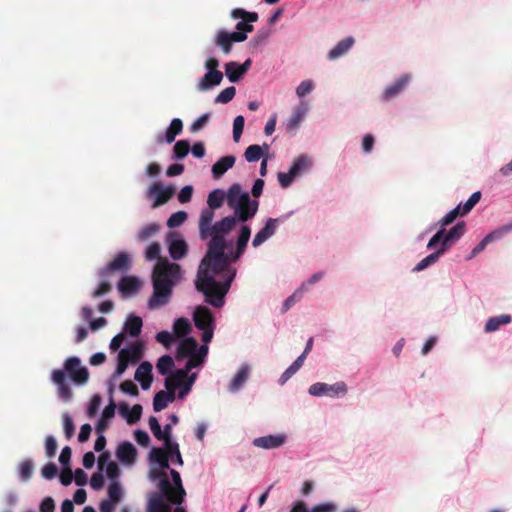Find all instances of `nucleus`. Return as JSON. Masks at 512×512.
Segmentation results:
<instances>
[{"instance_id":"f257e3e1","label":"nucleus","mask_w":512,"mask_h":512,"mask_svg":"<svg viewBox=\"0 0 512 512\" xmlns=\"http://www.w3.org/2000/svg\"><path fill=\"white\" fill-rule=\"evenodd\" d=\"M235 274V270H229L228 255L210 258L209 263H200L195 287L203 293L208 304L220 308L224 305L225 295L230 289Z\"/></svg>"},{"instance_id":"f03ea898","label":"nucleus","mask_w":512,"mask_h":512,"mask_svg":"<svg viewBox=\"0 0 512 512\" xmlns=\"http://www.w3.org/2000/svg\"><path fill=\"white\" fill-rule=\"evenodd\" d=\"M183 272L179 264L167 258H159L152 271L153 294L149 298L148 307L159 309L170 302L173 288L182 279Z\"/></svg>"},{"instance_id":"7ed1b4c3","label":"nucleus","mask_w":512,"mask_h":512,"mask_svg":"<svg viewBox=\"0 0 512 512\" xmlns=\"http://www.w3.org/2000/svg\"><path fill=\"white\" fill-rule=\"evenodd\" d=\"M67 374H69L71 380L78 385L85 384L89 378L88 369L81 366V361L76 356L67 358L64 362L63 369L53 370L51 380L58 388L59 397L66 402L70 401L73 395L67 383Z\"/></svg>"},{"instance_id":"20e7f679","label":"nucleus","mask_w":512,"mask_h":512,"mask_svg":"<svg viewBox=\"0 0 512 512\" xmlns=\"http://www.w3.org/2000/svg\"><path fill=\"white\" fill-rule=\"evenodd\" d=\"M227 204L234 210L237 221L246 222L257 213L259 202L251 200L248 192H242L241 185L232 184L227 191Z\"/></svg>"},{"instance_id":"39448f33","label":"nucleus","mask_w":512,"mask_h":512,"mask_svg":"<svg viewBox=\"0 0 512 512\" xmlns=\"http://www.w3.org/2000/svg\"><path fill=\"white\" fill-rule=\"evenodd\" d=\"M212 221L210 220L208 224L202 226V218H199L198 230L202 240L209 237L225 238V235L229 234L237 224L236 216H226L214 224H212Z\"/></svg>"},{"instance_id":"423d86ee","label":"nucleus","mask_w":512,"mask_h":512,"mask_svg":"<svg viewBox=\"0 0 512 512\" xmlns=\"http://www.w3.org/2000/svg\"><path fill=\"white\" fill-rule=\"evenodd\" d=\"M225 198L227 199V193L222 189H215L209 193L207 198L208 207L201 211L199 217L202 218V226L208 224L210 220L214 219V211L222 207Z\"/></svg>"},{"instance_id":"0eeeda50","label":"nucleus","mask_w":512,"mask_h":512,"mask_svg":"<svg viewBox=\"0 0 512 512\" xmlns=\"http://www.w3.org/2000/svg\"><path fill=\"white\" fill-rule=\"evenodd\" d=\"M348 389L343 381L336 382L335 384H327L317 382L309 387V394L312 396H329L331 398L346 395Z\"/></svg>"},{"instance_id":"6e6552de","label":"nucleus","mask_w":512,"mask_h":512,"mask_svg":"<svg viewBox=\"0 0 512 512\" xmlns=\"http://www.w3.org/2000/svg\"><path fill=\"white\" fill-rule=\"evenodd\" d=\"M175 381L176 380L169 375L165 379V388L167 389V392L159 391L155 394L153 399V409L155 412L165 409L169 402H173L175 400V389L181 385L177 384Z\"/></svg>"},{"instance_id":"1a4fd4ad","label":"nucleus","mask_w":512,"mask_h":512,"mask_svg":"<svg viewBox=\"0 0 512 512\" xmlns=\"http://www.w3.org/2000/svg\"><path fill=\"white\" fill-rule=\"evenodd\" d=\"M131 269V260L129 254L125 251L119 252L116 257L102 268L98 275L102 279H108L114 272L125 273Z\"/></svg>"},{"instance_id":"9d476101","label":"nucleus","mask_w":512,"mask_h":512,"mask_svg":"<svg viewBox=\"0 0 512 512\" xmlns=\"http://www.w3.org/2000/svg\"><path fill=\"white\" fill-rule=\"evenodd\" d=\"M174 193V186L164 187L161 182H155L149 187L147 197L155 198L152 207L157 208L167 203L173 197Z\"/></svg>"},{"instance_id":"9b49d317","label":"nucleus","mask_w":512,"mask_h":512,"mask_svg":"<svg viewBox=\"0 0 512 512\" xmlns=\"http://www.w3.org/2000/svg\"><path fill=\"white\" fill-rule=\"evenodd\" d=\"M231 17L233 19H242L236 24V29L244 33H250L254 30L252 22H256L259 16L256 12H248L242 8H235L231 11Z\"/></svg>"},{"instance_id":"f8f14e48","label":"nucleus","mask_w":512,"mask_h":512,"mask_svg":"<svg viewBox=\"0 0 512 512\" xmlns=\"http://www.w3.org/2000/svg\"><path fill=\"white\" fill-rule=\"evenodd\" d=\"M170 475L172 477L174 486H172V490L168 492V494H164L166 500L172 504L180 505L186 494L185 489L182 485V480L180 473L174 469L170 471Z\"/></svg>"},{"instance_id":"ddd939ff","label":"nucleus","mask_w":512,"mask_h":512,"mask_svg":"<svg viewBox=\"0 0 512 512\" xmlns=\"http://www.w3.org/2000/svg\"><path fill=\"white\" fill-rule=\"evenodd\" d=\"M210 241L208 243V250L204 258L202 259V264H207L210 261V258H218L227 255L225 253L226 249V240L225 238L220 237H210Z\"/></svg>"},{"instance_id":"4468645a","label":"nucleus","mask_w":512,"mask_h":512,"mask_svg":"<svg viewBox=\"0 0 512 512\" xmlns=\"http://www.w3.org/2000/svg\"><path fill=\"white\" fill-rule=\"evenodd\" d=\"M193 321L198 329L214 327V316L206 306L196 307L193 314Z\"/></svg>"},{"instance_id":"2eb2a0df","label":"nucleus","mask_w":512,"mask_h":512,"mask_svg":"<svg viewBox=\"0 0 512 512\" xmlns=\"http://www.w3.org/2000/svg\"><path fill=\"white\" fill-rule=\"evenodd\" d=\"M278 222H279V219L269 218L267 220L265 226L255 234L253 241H252V245L254 247H258V246L262 245L270 237H272L276 232Z\"/></svg>"},{"instance_id":"dca6fc26","label":"nucleus","mask_w":512,"mask_h":512,"mask_svg":"<svg viewBox=\"0 0 512 512\" xmlns=\"http://www.w3.org/2000/svg\"><path fill=\"white\" fill-rule=\"evenodd\" d=\"M466 225L464 222H458L454 227H452L449 231L445 230V234L443 236V241L440 249H444V252L458 239H460L465 233Z\"/></svg>"},{"instance_id":"f3484780","label":"nucleus","mask_w":512,"mask_h":512,"mask_svg":"<svg viewBox=\"0 0 512 512\" xmlns=\"http://www.w3.org/2000/svg\"><path fill=\"white\" fill-rule=\"evenodd\" d=\"M308 108V103L305 101H301L300 104L294 108L293 113L286 124L288 132L295 131L299 127L308 112Z\"/></svg>"},{"instance_id":"a211bd4d","label":"nucleus","mask_w":512,"mask_h":512,"mask_svg":"<svg viewBox=\"0 0 512 512\" xmlns=\"http://www.w3.org/2000/svg\"><path fill=\"white\" fill-rule=\"evenodd\" d=\"M189 357L190 358L187 361L184 369H177L176 371L170 374L176 380L175 382L177 384H182L184 380L188 377V373L190 372V370L203 363V361H200V357L196 352L191 354Z\"/></svg>"},{"instance_id":"6ab92c4d","label":"nucleus","mask_w":512,"mask_h":512,"mask_svg":"<svg viewBox=\"0 0 512 512\" xmlns=\"http://www.w3.org/2000/svg\"><path fill=\"white\" fill-rule=\"evenodd\" d=\"M409 81L410 77L408 75H402L385 89L382 95V99L384 101H389L395 98L406 88Z\"/></svg>"},{"instance_id":"aec40b11","label":"nucleus","mask_w":512,"mask_h":512,"mask_svg":"<svg viewBox=\"0 0 512 512\" xmlns=\"http://www.w3.org/2000/svg\"><path fill=\"white\" fill-rule=\"evenodd\" d=\"M286 441L285 435H267L255 438L253 441L254 446L263 449H274L282 446Z\"/></svg>"},{"instance_id":"412c9836","label":"nucleus","mask_w":512,"mask_h":512,"mask_svg":"<svg viewBox=\"0 0 512 512\" xmlns=\"http://www.w3.org/2000/svg\"><path fill=\"white\" fill-rule=\"evenodd\" d=\"M136 456V448L130 442L125 441L118 445L116 450V457L120 462L125 464H132L135 462Z\"/></svg>"},{"instance_id":"4be33fe9","label":"nucleus","mask_w":512,"mask_h":512,"mask_svg":"<svg viewBox=\"0 0 512 512\" xmlns=\"http://www.w3.org/2000/svg\"><path fill=\"white\" fill-rule=\"evenodd\" d=\"M135 379L141 384L142 389L147 390L153 381L152 365L149 362H142L136 372Z\"/></svg>"},{"instance_id":"5701e85b","label":"nucleus","mask_w":512,"mask_h":512,"mask_svg":"<svg viewBox=\"0 0 512 512\" xmlns=\"http://www.w3.org/2000/svg\"><path fill=\"white\" fill-rule=\"evenodd\" d=\"M223 79L221 71H207V73L199 80L197 88L200 91H206L213 86H217Z\"/></svg>"},{"instance_id":"b1692460","label":"nucleus","mask_w":512,"mask_h":512,"mask_svg":"<svg viewBox=\"0 0 512 512\" xmlns=\"http://www.w3.org/2000/svg\"><path fill=\"white\" fill-rule=\"evenodd\" d=\"M236 158L232 155L220 158L212 166V174L215 179L222 177L235 164Z\"/></svg>"},{"instance_id":"393cba45","label":"nucleus","mask_w":512,"mask_h":512,"mask_svg":"<svg viewBox=\"0 0 512 512\" xmlns=\"http://www.w3.org/2000/svg\"><path fill=\"white\" fill-rule=\"evenodd\" d=\"M140 281L135 276H124L118 283L119 291L124 295H132L138 292Z\"/></svg>"},{"instance_id":"a878e982","label":"nucleus","mask_w":512,"mask_h":512,"mask_svg":"<svg viewBox=\"0 0 512 512\" xmlns=\"http://www.w3.org/2000/svg\"><path fill=\"white\" fill-rule=\"evenodd\" d=\"M197 348L198 343L196 339L193 337H186L179 343L177 347L176 358L181 359L190 356L191 354L196 352Z\"/></svg>"},{"instance_id":"bb28decb","label":"nucleus","mask_w":512,"mask_h":512,"mask_svg":"<svg viewBox=\"0 0 512 512\" xmlns=\"http://www.w3.org/2000/svg\"><path fill=\"white\" fill-rule=\"evenodd\" d=\"M354 38L353 37H347L345 39H342L339 41L336 46L331 49L327 55L329 60H336L345 53H347L351 47L354 44Z\"/></svg>"},{"instance_id":"cd10ccee","label":"nucleus","mask_w":512,"mask_h":512,"mask_svg":"<svg viewBox=\"0 0 512 512\" xmlns=\"http://www.w3.org/2000/svg\"><path fill=\"white\" fill-rule=\"evenodd\" d=\"M187 243L182 238L172 239L169 244V254L173 260H180L186 256Z\"/></svg>"},{"instance_id":"c85d7f7f","label":"nucleus","mask_w":512,"mask_h":512,"mask_svg":"<svg viewBox=\"0 0 512 512\" xmlns=\"http://www.w3.org/2000/svg\"><path fill=\"white\" fill-rule=\"evenodd\" d=\"M164 498L166 497L162 493H153L148 500L146 512H162L169 506Z\"/></svg>"},{"instance_id":"c756f323","label":"nucleus","mask_w":512,"mask_h":512,"mask_svg":"<svg viewBox=\"0 0 512 512\" xmlns=\"http://www.w3.org/2000/svg\"><path fill=\"white\" fill-rule=\"evenodd\" d=\"M150 478L152 480L159 479V489L160 492L164 494H168L170 490H172V484L170 483L167 473L161 469L151 470Z\"/></svg>"},{"instance_id":"7c9ffc66","label":"nucleus","mask_w":512,"mask_h":512,"mask_svg":"<svg viewBox=\"0 0 512 512\" xmlns=\"http://www.w3.org/2000/svg\"><path fill=\"white\" fill-rule=\"evenodd\" d=\"M142 325L143 322L140 317L130 315L124 324V330L130 336L137 337L141 333Z\"/></svg>"},{"instance_id":"2f4dec72","label":"nucleus","mask_w":512,"mask_h":512,"mask_svg":"<svg viewBox=\"0 0 512 512\" xmlns=\"http://www.w3.org/2000/svg\"><path fill=\"white\" fill-rule=\"evenodd\" d=\"M249 375V368L248 366H242L236 375L233 377L229 384V389L232 392L238 391L244 383L247 381Z\"/></svg>"},{"instance_id":"473e14b6","label":"nucleus","mask_w":512,"mask_h":512,"mask_svg":"<svg viewBox=\"0 0 512 512\" xmlns=\"http://www.w3.org/2000/svg\"><path fill=\"white\" fill-rule=\"evenodd\" d=\"M511 320V316L507 314L491 317L487 320L485 324V332H494L498 330L501 325L509 324Z\"/></svg>"},{"instance_id":"72a5a7b5","label":"nucleus","mask_w":512,"mask_h":512,"mask_svg":"<svg viewBox=\"0 0 512 512\" xmlns=\"http://www.w3.org/2000/svg\"><path fill=\"white\" fill-rule=\"evenodd\" d=\"M183 130V122L179 118H174L165 133V140L167 143H172L176 136Z\"/></svg>"},{"instance_id":"f704fd0d","label":"nucleus","mask_w":512,"mask_h":512,"mask_svg":"<svg viewBox=\"0 0 512 512\" xmlns=\"http://www.w3.org/2000/svg\"><path fill=\"white\" fill-rule=\"evenodd\" d=\"M445 253L444 252V249H440L438 248L437 251L431 253L430 255L426 256L424 259H422L415 267H414V271H422L424 269H426L427 267L433 265L434 263H436L439 259V257Z\"/></svg>"},{"instance_id":"c9c22d12","label":"nucleus","mask_w":512,"mask_h":512,"mask_svg":"<svg viewBox=\"0 0 512 512\" xmlns=\"http://www.w3.org/2000/svg\"><path fill=\"white\" fill-rule=\"evenodd\" d=\"M509 233H512V221L493 230L492 232L487 234L485 238L489 243H492L501 240L504 236H506Z\"/></svg>"},{"instance_id":"e433bc0d","label":"nucleus","mask_w":512,"mask_h":512,"mask_svg":"<svg viewBox=\"0 0 512 512\" xmlns=\"http://www.w3.org/2000/svg\"><path fill=\"white\" fill-rule=\"evenodd\" d=\"M121 351H127L125 357L129 362L137 363L142 356V345L140 342H134L128 348H124Z\"/></svg>"},{"instance_id":"4c0bfd02","label":"nucleus","mask_w":512,"mask_h":512,"mask_svg":"<svg viewBox=\"0 0 512 512\" xmlns=\"http://www.w3.org/2000/svg\"><path fill=\"white\" fill-rule=\"evenodd\" d=\"M173 367L174 361L170 355L161 356L156 363L157 371L161 375H167Z\"/></svg>"},{"instance_id":"58836bf2","label":"nucleus","mask_w":512,"mask_h":512,"mask_svg":"<svg viewBox=\"0 0 512 512\" xmlns=\"http://www.w3.org/2000/svg\"><path fill=\"white\" fill-rule=\"evenodd\" d=\"M232 39L228 32L220 31L216 36V44L220 46L225 54L232 50Z\"/></svg>"},{"instance_id":"ea45409f","label":"nucleus","mask_w":512,"mask_h":512,"mask_svg":"<svg viewBox=\"0 0 512 512\" xmlns=\"http://www.w3.org/2000/svg\"><path fill=\"white\" fill-rule=\"evenodd\" d=\"M160 230V226L157 223H151L144 226L137 234V239L139 241H146L149 238L153 237Z\"/></svg>"},{"instance_id":"a19ab883","label":"nucleus","mask_w":512,"mask_h":512,"mask_svg":"<svg viewBox=\"0 0 512 512\" xmlns=\"http://www.w3.org/2000/svg\"><path fill=\"white\" fill-rule=\"evenodd\" d=\"M458 216H462L461 204H459L456 208L452 209L447 214H445L438 221V224L440 225L441 229H445V227L452 224L457 219Z\"/></svg>"},{"instance_id":"79ce46f5","label":"nucleus","mask_w":512,"mask_h":512,"mask_svg":"<svg viewBox=\"0 0 512 512\" xmlns=\"http://www.w3.org/2000/svg\"><path fill=\"white\" fill-rule=\"evenodd\" d=\"M225 73L230 82H238L243 74L237 67V62H228L225 64Z\"/></svg>"},{"instance_id":"37998d69","label":"nucleus","mask_w":512,"mask_h":512,"mask_svg":"<svg viewBox=\"0 0 512 512\" xmlns=\"http://www.w3.org/2000/svg\"><path fill=\"white\" fill-rule=\"evenodd\" d=\"M174 332L178 337H183L191 331V324L186 318H178L174 322Z\"/></svg>"},{"instance_id":"c03bdc74","label":"nucleus","mask_w":512,"mask_h":512,"mask_svg":"<svg viewBox=\"0 0 512 512\" xmlns=\"http://www.w3.org/2000/svg\"><path fill=\"white\" fill-rule=\"evenodd\" d=\"M34 464L31 459L22 461L19 465V474L23 481H27L32 477Z\"/></svg>"},{"instance_id":"a18cd8bd","label":"nucleus","mask_w":512,"mask_h":512,"mask_svg":"<svg viewBox=\"0 0 512 512\" xmlns=\"http://www.w3.org/2000/svg\"><path fill=\"white\" fill-rule=\"evenodd\" d=\"M262 148L259 145H250L246 148L244 156L248 162H256L262 157Z\"/></svg>"},{"instance_id":"49530a36","label":"nucleus","mask_w":512,"mask_h":512,"mask_svg":"<svg viewBox=\"0 0 512 512\" xmlns=\"http://www.w3.org/2000/svg\"><path fill=\"white\" fill-rule=\"evenodd\" d=\"M190 151V144L187 140H179L173 148L174 156L177 159H183Z\"/></svg>"},{"instance_id":"de8ad7c7","label":"nucleus","mask_w":512,"mask_h":512,"mask_svg":"<svg viewBox=\"0 0 512 512\" xmlns=\"http://www.w3.org/2000/svg\"><path fill=\"white\" fill-rule=\"evenodd\" d=\"M165 448L168 450V456L170 457V459L176 464L182 466L184 462L180 452L179 444L175 442L165 446Z\"/></svg>"},{"instance_id":"09e8293b","label":"nucleus","mask_w":512,"mask_h":512,"mask_svg":"<svg viewBox=\"0 0 512 512\" xmlns=\"http://www.w3.org/2000/svg\"><path fill=\"white\" fill-rule=\"evenodd\" d=\"M236 94V88L234 86H230L222 90L215 98V103L226 104L230 102Z\"/></svg>"},{"instance_id":"8fccbe9b","label":"nucleus","mask_w":512,"mask_h":512,"mask_svg":"<svg viewBox=\"0 0 512 512\" xmlns=\"http://www.w3.org/2000/svg\"><path fill=\"white\" fill-rule=\"evenodd\" d=\"M187 219V213L184 211H178L173 213L167 220V226L169 228H176L181 226Z\"/></svg>"},{"instance_id":"3c124183","label":"nucleus","mask_w":512,"mask_h":512,"mask_svg":"<svg viewBox=\"0 0 512 512\" xmlns=\"http://www.w3.org/2000/svg\"><path fill=\"white\" fill-rule=\"evenodd\" d=\"M480 199H481V192L480 191L474 192L470 196V198L464 203V205L463 206L461 205L462 216H465L466 214H468L475 207V205L480 201Z\"/></svg>"},{"instance_id":"603ef678","label":"nucleus","mask_w":512,"mask_h":512,"mask_svg":"<svg viewBox=\"0 0 512 512\" xmlns=\"http://www.w3.org/2000/svg\"><path fill=\"white\" fill-rule=\"evenodd\" d=\"M161 252V246L158 242H152L148 245L145 251V258L147 261H153L156 260L159 261Z\"/></svg>"},{"instance_id":"864d4df0","label":"nucleus","mask_w":512,"mask_h":512,"mask_svg":"<svg viewBox=\"0 0 512 512\" xmlns=\"http://www.w3.org/2000/svg\"><path fill=\"white\" fill-rule=\"evenodd\" d=\"M251 236V229L247 225H243L240 229L239 236L237 239L236 247L240 249H246L247 243Z\"/></svg>"},{"instance_id":"5fc2aeb1","label":"nucleus","mask_w":512,"mask_h":512,"mask_svg":"<svg viewBox=\"0 0 512 512\" xmlns=\"http://www.w3.org/2000/svg\"><path fill=\"white\" fill-rule=\"evenodd\" d=\"M245 124V119L242 115H238L235 117L233 121V140L235 142H239L241 135L243 133Z\"/></svg>"},{"instance_id":"6e6d98bb","label":"nucleus","mask_w":512,"mask_h":512,"mask_svg":"<svg viewBox=\"0 0 512 512\" xmlns=\"http://www.w3.org/2000/svg\"><path fill=\"white\" fill-rule=\"evenodd\" d=\"M166 456H168V450L165 447L164 448L154 447L151 449V451L149 453V460L152 463L158 464Z\"/></svg>"},{"instance_id":"4d7b16f0","label":"nucleus","mask_w":512,"mask_h":512,"mask_svg":"<svg viewBox=\"0 0 512 512\" xmlns=\"http://www.w3.org/2000/svg\"><path fill=\"white\" fill-rule=\"evenodd\" d=\"M305 285H302L299 289H297L291 296H289L284 304H283V310L287 311L291 308L292 305H294L303 295L304 293Z\"/></svg>"},{"instance_id":"13d9d810","label":"nucleus","mask_w":512,"mask_h":512,"mask_svg":"<svg viewBox=\"0 0 512 512\" xmlns=\"http://www.w3.org/2000/svg\"><path fill=\"white\" fill-rule=\"evenodd\" d=\"M126 353L127 351H120L118 354V362L114 373L115 376L122 375L130 363L128 359L125 357Z\"/></svg>"},{"instance_id":"bf43d9fd","label":"nucleus","mask_w":512,"mask_h":512,"mask_svg":"<svg viewBox=\"0 0 512 512\" xmlns=\"http://www.w3.org/2000/svg\"><path fill=\"white\" fill-rule=\"evenodd\" d=\"M121 495L120 485L117 482H112L108 487L109 500L117 504L121 499Z\"/></svg>"},{"instance_id":"052dcab7","label":"nucleus","mask_w":512,"mask_h":512,"mask_svg":"<svg viewBox=\"0 0 512 512\" xmlns=\"http://www.w3.org/2000/svg\"><path fill=\"white\" fill-rule=\"evenodd\" d=\"M309 165V159L302 155L299 156L290 167V170L292 173H294L296 176L300 173V171L304 168H306Z\"/></svg>"},{"instance_id":"680f3d73","label":"nucleus","mask_w":512,"mask_h":512,"mask_svg":"<svg viewBox=\"0 0 512 512\" xmlns=\"http://www.w3.org/2000/svg\"><path fill=\"white\" fill-rule=\"evenodd\" d=\"M63 428L67 439H70L75 433V426L69 414L63 415Z\"/></svg>"},{"instance_id":"e2e57ef3","label":"nucleus","mask_w":512,"mask_h":512,"mask_svg":"<svg viewBox=\"0 0 512 512\" xmlns=\"http://www.w3.org/2000/svg\"><path fill=\"white\" fill-rule=\"evenodd\" d=\"M142 415V406L140 404H135L131 409L129 414L127 415V423L135 424L138 422Z\"/></svg>"},{"instance_id":"0e129e2a","label":"nucleus","mask_w":512,"mask_h":512,"mask_svg":"<svg viewBox=\"0 0 512 512\" xmlns=\"http://www.w3.org/2000/svg\"><path fill=\"white\" fill-rule=\"evenodd\" d=\"M314 88V84L311 80L302 81L296 88V94L302 98L309 94Z\"/></svg>"},{"instance_id":"69168bd1","label":"nucleus","mask_w":512,"mask_h":512,"mask_svg":"<svg viewBox=\"0 0 512 512\" xmlns=\"http://www.w3.org/2000/svg\"><path fill=\"white\" fill-rule=\"evenodd\" d=\"M45 450H46V454L49 458H52L55 456L56 451H57V442H56V439L52 435L47 436L45 439Z\"/></svg>"},{"instance_id":"338daca9","label":"nucleus","mask_w":512,"mask_h":512,"mask_svg":"<svg viewBox=\"0 0 512 512\" xmlns=\"http://www.w3.org/2000/svg\"><path fill=\"white\" fill-rule=\"evenodd\" d=\"M41 474L45 479L51 480L58 474V468L56 464L48 463L42 468Z\"/></svg>"},{"instance_id":"774afa93","label":"nucleus","mask_w":512,"mask_h":512,"mask_svg":"<svg viewBox=\"0 0 512 512\" xmlns=\"http://www.w3.org/2000/svg\"><path fill=\"white\" fill-rule=\"evenodd\" d=\"M193 194V187L191 185L184 186L178 193V201L182 204L191 201Z\"/></svg>"}]
</instances>
